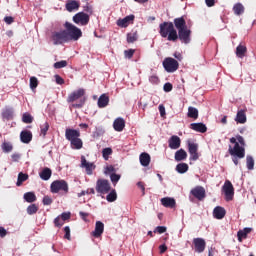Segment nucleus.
I'll list each match as a JSON object with an SVG mask.
<instances>
[{"label": "nucleus", "instance_id": "69168bd1", "mask_svg": "<svg viewBox=\"0 0 256 256\" xmlns=\"http://www.w3.org/2000/svg\"><path fill=\"white\" fill-rule=\"evenodd\" d=\"M105 175H109V173H115V167L107 166L104 171Z\"/></svg>", "mask_w": 256, "mask_h": 256}, {"label": "nucleus", "instance_id": "3c124183", "mask_svg": "<svg viewBox=\"0 0 256 256\" xmlns=\"http://www.w3.org/2000/svg\"><path fill=\"white\" fill-rule=\"evenodd\" d=\"M63 67H67L66 60H61L59 62L54 63V69H63Z\"/></svg>", "mask_w": 256, "mask_h": 256}, {"label": "nucleus", "instance_id": "6e6552de", "mask_svg": "<svg viewBox=\"0 0 256 256\" xmlns=\"http://www.w3.org/2000/svg\"><path fill=\"white\" fill-rule=\"evenodd\" d=\"M222 191L225 194L226 201H233V196L235 195V189L233 188V184L231 181H225Z\"/></svg>", "mask_w": 256, "mask_h": 256}, {"label": "nucleus", "instance_id": "a211bd4d", "mask_svg": "<svg viewBox=\"0 0 256 256\" xmlns=\"http://www.w3.org/2000/svg\"><path fill=\"white\" fill-rule=\"evenodd\" d=\"M83 95H85V90L80 88L74 92H72L69 96H68V102L69 103H73V101H77V99H81V97H83Z\"/></svg>", "mask_w": 256, "mask_h": 256}, {"label": "nucleus", "instance_id": "49530a36", "mask_svg": "<svg viewBox=\"0 0 256 256\" xmlns=\"http://www.w3.org/2000/svg\"><path fill=\"white\" fill-rule=\"evenodd\" d=\"M138 37L139 36L137 35V32L129 33L127 35V42L128 43H135V41H137Z\"/></svg>", "mask_w": 256, "mask_h": 256}, {"label": "nucleus", "instance_id": "2f4dec72", "mask_svg": "<svg viewBox=\"0 0 256 256\" xmlns=\"http://www.w3.org/2000/svg\"><path fill=\"white\" fill-rule=\"evenodd\" d=\"M161 203L163 207H170V209H173V207H175V199L173 198H169V197L162 198Z\"/></svg>", "mask_w": 256, "mask_h": 256}, {"label": "nucleus", "instance_id": "a19ab883", "mask_svg": "<svg viewBox=\"0 0 256 256\" xmlns=\"http://www.w3.org/2000/svg\"><path fill=\"white\" fill-rule=\"evenodd\" d=\"M1 149L3 153H11V151H13V144H11V142H4L1 145Z\"/></svg>", "mask_w": 256, "mask_h": 256}, {"label": "nucleus", "instance_id": "7c9ffc66", "mask_svg": "<svg viewBox=\"0 0 256 256\" xmlns=\"http://www.w3.org/2000/svg\"><path fill=\"white\" fill-rule=\"evenodd\" d=\"M245 53H247V47L243 44H239L236 48V56L239 57V59H243Z\"/></svg>", "mask_w": 256, "mask_h": 256}, {"label": "nucleus", "instance_id": "58836bf2", "mask_svg": "<svg viewBox=\"0 0 256 256\" xmlns=\"http://www.w3.org/2000/svg\"><path fill=\"white\" fill-rule=\"evenodd\" d=\"M177 173L183 174L189 171V165L187 163H180L176 166Z\"/></svg>", "mask_w": 256, "mask_h": 256}, {"label": "nucleus", "instance_id": "9d476101", "mask_svg": "<svg viewBox=\"0 0 256 256\" xmlns=\"http://www.w3.org/2000/svg\"><path fill=\"white\" fill-rule=\"evenodd\" d=\"M177 36L184 45H189V43H191V29L186 28L184 30H180Z\"/></svg>", "mask_w": 256, "mask_h": 256}, {"label": "nucleus", "instance_id": "13d9d810", "mask_svg": "<svg viewBox=\"0 0 256 256\" xmlns=\"http://www.w3.org/2000/svg\"><path fill=\"white\" fill-rule=\"evenodd\" d=\"M149 81L152 83V85H159V77H157V75L150 76Z\"/></svg>", "mask_w": 256, "mask_h": 256}, {"label": "nucleus", "instance_id": "4be33fe9", "mask_svg": "<svg viewBox=\"0 0 256 256\" xmlns=\"http://www.w3.org/2000/svg\"><path fill=\"white\" fill-rule=\"evenodd\" d=\"M20 139L22 143H31V139H33V134L31 133V131H22L20 133Z\"/></svg>", "mask_w": 256, "mask_h": 256}, {"label": "nucleus", "instance_id": "a18cd8bd", "mask_svg": "<svg viewBox=\"0 0 256 256\" xmlns=\"http://www.w3.org/2000/svg\"><path fill=\"white\" fill-rule=\"evenodd\" d=\"M27 214L28 215H35V213H37V211H39V207H37L36 204H31L27 207Z\"/></svg>", "mask_w": 256, "mask_h": 256}, {"label": "nucleus", "instance_id": "ddd939ff", "mask_svg": "<svg viewBox=\"0 0 256 256\" xmlns=\"http://www.w3.org/2000/svg\"><path fill=\"white\" fill-rule=\"evenodd\" d=\"M103 231H105V224L101 221H96L95 229L91 232V235L95 237V239H99V237L103 235Z\"/></svg>", "mask_w": 256, "mask_h": 256}, {"label": "nucleus", "instance_id": "0eeeda50", "mask_svg": "<svg viewBox=\"0 0 256 256\" xmlns=\"http://www.w3.org/2000/svg\"><path fill=\"white\" fill-rule=\"evenodd\" d=\"M96 191L101 195H107L111 191V184L108 180L98 179L96 182Z\"/></svg>", "mask_w": 256, "mask_h": 256}, {"label": "nucleus", "instance_id": "c85d7f7f", "mask_svg": "<svg viewBox=\"0 0 256 256\" xmlns=\"http://www.w3.org/2000/svg\"><path fill=\"white\" fill-rule=\"evenodd\" d=\"M175 161H185L187 159V152L184 149H180L175 152L174 156Z\"/></svg>", "mask_w": 256, "mask_h": 256}, {"label": "nucleus", "instance_id": "8fccbe9b", "mask_svg": "<svg viewBox=\"0 0 256 256\" xmlns=\"http://www.w3.org/2000/svg\"><path fill=\"white\" fill-rule=\"evenodd\" d=\"M54 225H55V227H63V225H65V221L59 215L58 217H56L54 219Z\"/></svg>", "mask_w": 256, "mask_h": 256}, {"label": "nucleus", "instance_id": "2eb2a0df", "mask_svg": "<svg viewBox=\"0 0 256 256\" xmlns=\"http://www.w3.org/2000/svg\"><path fill=\"white\" fill-rule=\"evenodd\" d=\"M81 167L86 170L87 175H93L95 165L91 162H87L85 156H81Z\"/></svg>", "mask_w": 256, "mask_h": 256}, {"label": "nucleus", "instance_id": "603ef678", "mask_svg": "<svg viewBox=\"0 0 256 256\" xmlns=\"http://www.w3.org/2000/svg\"><path fill=\"white\" fill-rule=\"evenodd\" d=\"M112 153L113 150L111 148H104L102 151V155L106 161L109 159V155H111Z\"/></svg>", "mask_w": 256, "mask_h": 256}, {"label": "nucleus", "instance_id": "4d7b16f0", "mask_svg": "<svg viewBox=\"0 0 256 256\" xmlns=\"http://www.w3.org/2000/svg\"><path fill=\"white\" fill-rule=\"evenodd\" d=\"M163 90L165 91V93H170V91H173V84L171 83H165L163 86Z\"/></svg>", "mask_w": 256, "mask_h": 256}, {"label": "nucleus", "instance_id": "4468645a", "mask_svg": "<svg viewBox=\"0 0 256 256\" xmlns=\"http://www.w3.org/2000/svg\"><path fill=\"white\" fill-rule=\"evenodd\" d=\"M78 137H81V132H79V130L71 129V128H67L65 130V138L67 139V141L71 142L77 139Z\"/></svg>", "mask_w": 256, "mask_h": 256}, {"label": "nucleus", "instance_id": "f257e3e1", "mask_svg": "<svg viewBox=\"0 0 256 256\" xmlns=\"http://www.w3.org/2000/svg\"><path fill=\"white\" fill-rule=\"evenodd\" d=\"M228 152L232 157V161L234 165H239V159L245 158V138L241 135H237L236 137L230 138Z\"/></svg>", "mask_w": 256, "mask_h": 256}, {"label": "nucleus", "instance_id": "338daca9", "mask_svg": "<svg viewBox=\"0 0 256 256\" xmlns=\"http://www.w3.org/2000/svg\"><path fill=\"white\" fill-rule=\"evenodd\" d=\"M54 77H55V81H56L57 85H63V83H65V80H63L61 78V76L56 74Z\"/></svg>", "mask_w": 256, "mask_h": 256}, {"label": "nucleus", "instance_id": "cd10ccee", "mask_svg": "<svg viewBox=\"0 0 256 256\" xmlns=\"http://www.w3.org/2000/svg\"><path fill=\"white\" fill-rule=\"evenodd\" d=\"M51 175H53V172L49 168H44L40 173V179L42 181H49L51 179Z\"/></svg>", "mask_w": 256, "mask_h": 256}, {"label": "nucleus", "instance_id": "052dcab7", "mask_svg": "<svg viewBox=\"0 0 256 256\" xmlns=\"http://www.w3.org/2000/svg\"><path fill=\"white\" fill-rule=\"evenodd\" d=\"M60 217L62 218V221H69L71 219V212H63Z\"/></svg>", "mask_w": 256, "mask_h": 256}, {"label": "nucleus", "instance_id": "f3484780", "mask_svg": "<svg viewBox=\"0 0 256 256\" xmlns=\"http://www.w3.org/2000/svg\"><path fill=\"white\" fill-rule=\"evenodd\" d=\"M134 19H135L134 15H128V16L124 17L123 19H118L117 25H118V27H122V28L129 27V25H131V22H133Z\"/></svg>", "mask_w": 256, "mask_h": 256}, {"label": "nucleus", "instance_id": "dca6fc26", "mask_svg": "<svg viewBox=\"0 0 256 256\" xmlns=\"http://www.w3.org/2000/svg\"><path fill=\"white\" fill-rule=\"evenodd\" d=\"M168 147L173 150L179 149V147H181V138L177 135L171 136L168 140Z\"/></svg>", "mask_w": 256, "mask_h": 256}, {"label": "nucleus", "instance_id": "864d4df0", "mask_svg": "<svg viewBox=\"0 0 256 256\" xmlns=\"http://www.w3.org/2000/svg\"><path fill=\"white\" fill-rule=\"evenodd\" d=\"M120 179H121V175H119V174L112 173L110 175V180H111L112 183H114V185L119 183Z\"/></svg>", "mask_w": 256, "mask_h": 256}, {"label": "nucleus", "instance_id": "20e7f679", "mask_svg": "<svg viewBox=\"0 0 256 256\" xmlns=\"http://www.w3.org/2000/svg\"><path fill=\"white\" fill-rule=\"evenodd\" d=\"M51 40L53 41V45H63V43H68L69 41L65 30L52 32Z\"/></svg>", "mask_w": 256, "mask_h": 256}, {"label": "nucleus", "instance_id": "37998d69", "mask_svg": "<svg viewBox=\"0 0 256 256\" xmlns=\"http://www.w3.org/2000/svg\"><path fill=\"white\" fill-rule=\"evenodd\" d=\"M246 167L249 171H253V169L255 167V160L253 159L252 156L246 157Z\"/></svg>", "mask_w": 256, "mask_h": 256}, {"label": "nucleus", "instance_id": "1a4fd4ad", "mask_svg": "<svg viewBox=\"0 0 256 256\" xmlns=\"http://www.w3.org/2000/svg\"><path fill=\"white\" fill-rule=\"evenodd\" d=\"M73 21L76 23V25H88L89 24V14H86L84 12H79L76 15L73 16Z\"/></svg>", "mask_w": 256, "mask_h": 256}, {"label": "nucleus", "instance_id": "a878e982", "mask_svg": "<svg viewBox=\"0 0 256 256\" xmlns=\"http://www.w3.org/2000/svg\"><path fill=\"white\" fill-rule=\"evenodd\" d=\"M107 105H109V96H107V94H102L98 98V107L100 109H104V107H107Z\"/></svg>", "mask_w": 256, "mask_h": 256}, {"label": "nucleus", "instance_id": "4c0bfd02", "mask_svg": "<svg viewBox=\"0 0 256 256\" xmlns=\"http://www.w3.org/2000/svg\"><path fill=\"white\" fill-rule=\"evenodd\" d=\"M235 15H243L245 13V7L241 3H237L233 7Z\"/></svg>", "mask_w": 256, "mask_h": 256}, {"label": "nucleus", "instance_id": "774afa93", "mask_svg": "<svg viewBox=\"0 0 256 256\" xmlns=\"http://www.w3.org/2000/svg\"><path fill=\"white\" fill-rule=\"evenodd\" d=\"M11 157H12V161H14V163H17L21 159V154L14 153V154H12Z\"/></svg>", "mask_w": 256, "mask_h": 256}, {"label": "nucleus", "instance_id": "412c9836", "mask_svg": "<svg viewBox=\"0 0 256 256\" xmlns=\"http://www.w3.org/2000/svg\"><path fill=\"white\" fill-rule=\"evenodd\" d=\"M226 211L225 208L221 207V206H216L213 210V215L215 217V219H223V217H225L226 215Z\"/></svg>", "mask_w": 256, "mask_h": 256}, {"label": "nucleus", "instance_id": "de8ad7c7", "mask_svg": "<svg viewBox=\"0 0 256 256\" xmlns=\"http://www.w3.org/2000/svg\"><path fill=\"white\" fill-rule=\"evenodd\" d=\"M41 135H43V137H45V135H47V132L49 131V122H44L41 126Z\"/></svg>", "mask_w": 256, "mask_h": 256}, {"label": "nucleus", "instance_id": "0e129e2a", "mask_svg": "<svg viewBox=\"0 0 256 256\" xmlns=\"http://www.w3.org/2000/svg\"><path fill=\"white\" fill-rule=\"evenodd\" d=\"M53 203V200L49 196H44L43 198V205H51Z\"/></svg>", "mask_w": 256, "mask_h": 256}, {"label": "nucleus", "instance_id": "6e6d98bb", "mask_svg": "<svg viewBox=\"0 0 256 256\" xmlns=\"http://www.w3.org/2000/svg\"><path fill=\"white\" fill-rule=\"evenodd\" d=\"M167 231V227L165 226H157L154 230V233H159V235L165 233Z\"/></svg>", "mask_w": 256, "mask_h": 256}, {"label": "nucleus", "instance_id": "c9c22d12", "mask_svg": "<svg viewBox=\"0 0 256 256\" xmlns=\"http://www.w3.org/2000/svg\"><path fill=\"white\" fill-rule=\"evenodd\" d=\"M106 201H108V203H115V201H117V191L115 189H112L106 196Z\"/></svg>", "mask_w": 256, "mask_h": 256}, {"label": "nucleus", "instance_id": "680f3d73", "mask_svg": "<svg viewBox=\"0 0 256 256\" xmlns=\"http://www.w3.org/2000/svg\"><path fill=\"white\" fill-rule=\"evenodd\" d=\"M84 11L88 13L89 15H93V6L86 4L84 6Z\"/></svg>", "mask_w": 256, "mask_h": 256}, {"label": "nucleus", "instance_id": "e2e57ef3", "mask_svg": "<svg viewBox=\"0 0 256 256\" xmlns=\"http://www.w3.org/2000/svg\"><path fill=\"white\" fill-rule=\"evenodd\" d=\"M199 159V153L198 152H190V161H197Z\"/></svg>", "mask_w": 256, "mask_h": 256}, {"label": "nucleus", "instance_id": "aec40b11", "mask_svg": "<svg viewBox=\"0 0 256 256\" xmlns=\"http://www.w3.org/2000/svg\"><path fill=\"white\" fill-rule=\"evenodd\" d=\"M114 131L121 132L125 129V120L123 118H117L113 122Z\"/></svg>", "mask_w": 256, "mask_h": 256}, {"label": "nucleus", "instance_id": "473e14b6", "mask_svg": "<svg viewBox=\"0 0 256 256\" xmlns=\"http://www.w3.org/2000/svg\"><path fill=\"white\" fill-rule=\"evenodd\" d=\"M70 145L72 149H82L83 148V140L81 138H75L74 140L70 141Z\"/></svg>", "mask_w": 256, "mask_h": 256}, {"label": "nucleus", "instance_id": "7ed1b4c3", "mask_svg": "<svg viewBox=\"0 0 256 256\" xmlns=\"http://www.w3.org/2000/svg\"><path fill=\"white\" fill-rule=\"evenodd\" d=\"M64 27L66 29L65 32L68 41H79V39H81V37L83 36V32H81V29L77 28V26L69 22H65Z\"/></svg>", "mask_w": 256, "mask_h": 256}, {"label": "nucleus", "instance_id": "6ab92c4d", "mask_svg": "<svg viewBox=\"0 0 256 256\" xmlns=\"http://www.w3.org/2000/svg\"><path fill=\"white\" fill-rule=\"evenodd\" d=\"M174 25L178 32L187 29V22L183 17L175 18Z\"/></svg>", "mask_w": 256, "mask_h": 256}, {"label": "nucleus", "instance_id": "b1692460", "mask_svg": "<svg viewBox=\"0 0 256 256\" xmlns=\"http://www.w3.org/2000/svg\"><path fill=\"white\" fill-rule=\"evenodd\" d=\"M139 159L142 167H149V163H151V156L148 153L143 152L140 154Z\"/></svg>", "mask_w": 256, "mask_h": 256}, {"label": "nucleus", "instance_id": "bf43d9fd", "mask_svg": "<svg viewBox=\"0 0 256 256\" xmlns=\"http://www.w3.org/2000/svg\"><path fill=\"white\" fill-rule=\"evenodd\" d=\"M135 54V50L129 49L124 51V55L127 59H131L133 55Z\"/></svg>", "mask_w": 256, "mask_h": 256}, {"label": "nucleus", "instance_id": "f704fd0d", "mask_svg": "<svg viewBox=\"0 0 256 256\" xmlns=\"http://www.w3.org/2000/svg\"><path fill=\"white\" fill-rule=\"evenodd\" d=\"M27 179H29V175L25 174L23 172H20L18 174V179L16 182L17 187H21V185H23V183H25V181H27Z\"/></svg>", "mask_w": 256, "mask_h": 256}, {"label": "nucleus", "instance_id": "39448f33", "mask_svg": "<svg viewBox=\"0 0 256 256\" xmlns=\"http://www.w3.org/2000/svg\"><path fill=\"white\" fill-rule=\"evenodd\" d=\"M50 189L52 193H59V191L69 193V184L65 180H56L52 182Z\"/></svg>", "mask_w": 256, "mask_h": 256}, {"label": "nucleus", "instance_id": "393cba45", "mask_svg": "<svg viewBox=\"0 0 256 256\" xmlns=\"http://www.w3.org/2000/svg\"><path fill=\"white\" fill-rule=\"evenodd\" d=\"M13 115H14V110L12 107H5L2 110V117L7 121H10V119H13Z\"/></svg>", "mask_w": 256, "mask_h": 256}, {"label": "nucleus", "instance_id": "bb28decb", "mask_svg": "<svg viewBox=\"0 0 256 256\" xmlns=\"http://www.w3.org/2000/svg\"><path fill=\"white\" fill-rule=\"evenodd\" d=\"M77 9H79V2L78 1L69 0L66 3V10L69 11V13H71L73 11H77Z\"/></svg>", "mask_w": 256, "mask_h": 256}, {"label": "nucleus", "instance_id": "423d86ee", "mask_svg": "<svg viewBox=\"0 0 256 256\" xmlns=\"http://www.w3.org/2000/svg\"><path fill=\"white\" fill-rule=\"evenodd\" d=\"M162 65L167 73H175L179 69V62L171 57L165 58Z\"/></svg>", "mask_w": 256, "mask_h": 256}, {"label": "nucleus", "instance_id": "09e8293b", "mask_svg": "<svg viewBox=\"0 0 256 256\" xmlns=\"http://www.w3.org/2000/svg\"><path fill=\"white\" fill-rule=\"evenodd\" d=\"M23 123H33V116L29 113H24L22 116Z\"/></svg>", "mask_w": 256, "mask_h": 256}, {"label": "nucleus", "instance_id": "c756f323", "mask_svg": "<svg viewBox=\"0 0 256 256\" xmlns=\"http://www.w3.org/2000/svg\"><path fill=\"white\" fill-rule=\"evenodd\" d=\"M235 122L241 124L247 123V115H245V111L240 110L237 112Z\"/></svg>", "mask_w": 256, "mask_h": 256}, {"label": "nucleus", "instance_id": "72a5a7b5", "mask_svg": "<svg viewBox=\"0 0 256 256\" xmlns=\"http://www.w3.org/2000/svg\"><path fill=\"white\" fill-rule=\"evenodd\" d=\"M187 115L190 117V119H197L199 117V110L193 106H190L188 107Z\"/></svg>", "mask_w": 256, "mask_h": 256}, {"label": "nucleus", "instance_id": "f03ea898", "mask_svg": "<svg viewBox=\"0 0 256 256\" xmlns=\"http://www.w3.org/2000/svg\"><path fill=\"white\" fill-rule=\"evenodd\" d=\"M159 28V33L163 39L167 38L168 41H177L179 39L173 22H163L159 25Z\"/></svg>", "mask_w": 256, "mask_h": 256}, {"label": "nucleus", "instance_id": "5701e85b", "mask_svg": "<svg viewBox=\"0 0 256 256\" xmlns=\"http://www.w3.org/2000/svg\"><path fill=\"white\" fill-rule=\"evenodd\" d=\"M191 129L193 131H197L198 133H206L207 132V126L203 123H192L190 124Z\"/></svg>", "mask_w": 256, "mask_h": 256}, {"label": "nucleus", "instance_id": "9b49d317", "mask_svg": "<svg viewBox=\"0 0 256 256\" xmlns=\"http://www.w3.org/2000/svg\"><path fill=\"white\" fill-rule=\"evenodd\" d=\"M192 243L196 253H203V251H205V247H207V243L203 238H194Z\"/></svg>", "mask_w": 256, "mask_h": 256}, {"label": "nucleus", "instance_id": "f8f14e48", "mask_svg": "<svg viewBox=\"0 0 256 256\" xmlns=\"http://www.w3.org/2000/svg\"><path fill=\"white\" fill-rule=\"evenodd\" d=\"M191 195L198 199V201H203L206 197L205 188L203 186H196L190 191Z\"/></svg>", "mask_w": 256, "mask_h": 256}, {"label": "nucleus", "instance_id": "5fc2aeb1", "mask_svg": "<svg viewBox=\"0 0 256 256\" xmlns=\"http://www.w3.org/2000/svg\"><path fill=\"white\" fill-rule=\"evenodd\" d=\"M64 232H65L64 238L68 239V241H71V229L69 228V226H65Z\"/></svg>", "mask_w": 256, "mask_h": 256}, {"label": "nucleus", "instance_id": "ea45409f", "mask_svg": "<svg viewBox=\"0 0 256 256\" xmlns=\"http://www.w3.org/2000/svg\"><path fill=\"white\" fill-rule=\"evenodd\" d=\"M251 231V228H244L243 230L238 231V240L241 241V239L247 238V235H249Z\"/></svg>", "mask_w": 256, "mask_h": 256}, {"label": "nucleus", "instance_id": "c03bdc74", "mask_svg": "<svg viewBox=\"0 0 256 256\" xmlns=\"http://www.w3.org/2000/svg\"><path fill=\"white\" fill-rule=\"evenodd\" d=\"M38 86H39V80L37 79V77L35 76L30 77V89L32 91H35Z\"/></svg>", "mask_w": 256, "mask_h": 256}, {"label": "nucleus", "instance_id": "e433bc0d", "mask_svg": "<svg viewBox=\"0 0 256 256\" xmlns=\"http://www.w3.org/2000/svg\"><path fill=\"white\" fill-rule=\"evenodd\" d=\"M24 199L27 203H35L37 201V196L33 192H27L24 194Z\"/></svg>", "mask_w": 256, "mask_h": 256}, {"label": "nucleus", "instance_id": "79ce46f5", "mask_svg": "<svg viewBox=\"0 0 256 256\" xmlns=\"http://www.w3.org/2000/svg\"><path fill=\"white\" fill-rule=\"evenodd\" d=\"M199 151V144L195 142L188 141V152L189 153H197Z\"/></svg>", "mask_w": 256, "mask_h": 256}]
</instances>
